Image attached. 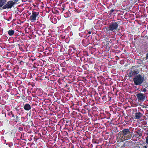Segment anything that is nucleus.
Returning <instances> with one entry per match:
<instances>
[{
    "label": "nucleus",
    "instance_id": "1",
    "mask_svg": "<svg viewBox=\"0 0 148 148\" xmlns=\"http://www.w3.org/2000/svg\"><path fill=\"white\" fill-rule=\"evenodd\" d=\"M132 132L128 128L124 129L119 133L118 137L120 142H123L125 140L130 139L132 136Z\"/></svg>",
    "mask_w": 148,
    "mask_h": 148
},
{
    "label": "nucleus",
    "instance_id": "2",
    "mask_svg": "<svg viewBox=\"0 0 148 148\" xmlns=\"http://www.w3.org/2000/svg\"><path fill=\"white\" fill-rule=\"evenodd\" d=\"M123 22L121 20L115 22L112 21L110 23L108 27L106 29L107 32H115L117 31L119 26L121 25Z\"/></svg>",
    "mask_w": 148,
    "mask_h": 148
},
{
    "label": "nucleus",
    "instance_id": "3",
    "mask_svg": "<svg viewBox=\"0 0 148 148\" xmlns=\"http://www.w3.org/2000/svg\"><path fill=\"white\" fill-rule=\"evenodd\" d=\"M133 80L135 85L141 86L145 80V78L140 75L138 74L135 77Z\"/></svg>",
    "mask_w": 148,
    "mask_h": 148
},
{
    "label": "nucleus",
    "instance_id": "4",
    "mask_svg": "<svg viewBox=\"0 0 148 148\" xmlns=\"http://www.w3.org/2000/svg\"><path fill=\"white\" fill-rule=\"evenodd\" d=\"M39 12H35L32 11V14L30 17L29 19L32 22H34L38 19L39 17Z\"/></svg>",
    "mask_w": 148,
    "mask_h": 148
},
{
    "label": "nucleus",
    "instance_id": "5",
    "mask_svg": "<svg viewBox=\"0 0 148 148\" xmlns=\"http://www.w3.org/2000/svg\"><path fill=\"white\" fill-rule=\"evenodd\" d=\"M15 3L13 1H8L6 4L3 7V8L4 9H9L12 8L14 5Z\"/></svg>",
    "mask_w": 148,
    "mask_h": 148
},
{
    "label": "nucleus",
    "instance_id": "6",
    "mask_svg": "<svg viewBox=\"0 0 148 148\" xmlns=\"http://www.w3.org/2000/svg\"><path fill=\"white\" fill-rule=\"evenodd\" d=\"M136 96L138 101H143L146 99V96L143 93H139L137 94Z\"/></svg>",
    "mask_w": 148,
    "mask_h": 148
},
{
    "label": "nucleus",
    "instance_id": "7",
    "mask_svg": "<svg viewBox=\"0 0 148 148\" xmlns=\"http://www.w3.org/2000/svg\"><path fill=\"white\" fill-rule=\"evenodd\" d=\"M111 94V93H108V95L107 96L106 95L102 97V101L103 102H106L108 101L111 102V97H110V95Z\"/></svg>",
    "mask_w": 148,
    "mask_h": 148
},
{
    "label": "nucleus",
    "instance_id": "8",
    "mask_svg": "<svg viewBox=\"0 0 148 148\" xmlns=\"http://www.w3.org/2000/svg\"><path fill=\"white\" fill-rule=\"evenodd\" d=\"M139 73V72L136 70H133L131 69L130 72L128 74V77H131L132 76H134L135 75H136Z\"/></svg>",
    "mask_w": 148,
    "mask_h": 148
},
{
    "label": "nucleus",
    "instance_id": "9",
    "mask_svg": "<svg viewBox=\"0 0 148 148\" xmlns=\"http://www.w3.org/2000/svg\"><path fill=\"white\" fill-rule=\"evenodd\" d=\"M23 108L26 111H29L31 109V107L29 104L25 103L24 105Z\"/></svg>",
    "mask_w": 148,
    "mask_h": 148
},
{
    "label": "nucleus",
    "instance_id": "10",
    "mask_svg": "<svg viewBox=\"0 0 148 148\" xmlns=\"http://www.w3.org/2000/svg\"><path fill=\"white\" fill-rule=\"evenodd\" d=\"M142 115L143 114L140 112H138L135 114V118L137 119H140Z\"/></svg>",
    "mask_w": 148,
    "mask_h": 148
},
{
    "label": "nucleus",
    "instance_id": "11",
    "mask_svg": "<svg viewBox=\"0 0 148 148\" xmlns=\"http://www.w3.org/2000/svg\"><path fill=\"white\" fill-rule=\"evenodd\" d=\"M125 145L127 147H131L133 144V142L131 140H128L125 142Z\"/></svg>",
    "mask_w": 148,
    "mask_h": 148
},
{
    "label": "nucleus",
    "instance_id": "12",
    "mask_svg": "<svg viewBox=\"0 0 148 148\" xmlns=\"http://www.w3.org/2000/svg\"><path fill=\"white\" fill-rule=\"evenodd\" d=\"M6 2V0H0V8L3 6Z\"/></svg>",
    "mask_w": 148,
    "mask_h": 148
},
{
    "label": "nucleus",
    "instance_id": "13",
    "mask_svg": "<svg viewBox=\"0 0 148 148\" xmlns=\"http://www.w3.org/2000/svg\"><path fill=\"white\" fill-rule=\"evenodd\" d=\"M135 132L137 134V136L139 138L142 135L141 132L140 130L136 131H135Z\"/></svg>",
    "mask_w": 148,
    "mask_h": 148
},
{
    "label": "nucleus",
    "instance_id": "14",
    "mask_svg": "<svg viewBox=\"0 0 148 148\" xmlns=\"http://www.w3.org/2000/svg\"><path fill=\"white\" fill-rule=\"evenodd\" d=\"M14 33V30L12 29H10L8 31V33L10 36L13 35Z\"/></svg>",
    "mask_w": 148,
    "mask_h": 148
},
{
    "label": "nucleus",
    "instance_id": "15",
    "mask_svg": "<svg viewBox=\"0 0 148 148\" xmlns=\"http://www.w3.org/2000/svg\"><path fill=\"white\" fill-rule=\"evenodd\" d=\"M88 103L89 105L93 106L95 104V103L94 100H89V101L88 102Z\"/></svg>",
    "mask_w": 148,
    "mask_h": 148
},
{
    "label": "nucleus",
    "instance_id": "16",
    "mask_svg": "<svg viewBox=\"0 0 148 148\" xmlns=\"http://www.w3.org/2000/svg\"><path fill=\"white\" fill-rule=\"evenodd\" d=\"M6 56L8 58H10L12 56V53L10 52H7L5 53Z\"/></svg>",
    "mask_w": 148,
    "mask_h": 148
},
{
    "label": "nucleus",
    "instance_id": "17",
    "mask_svg": "<svg viewBox=\"0 0 148 148\" xmlns=\"http://www.w3.org/2000/svg\"><path fill=\"white\" fill-rule=\"evenodd\" d=\"M82 43L83 45L84 46H86L88 45V44L86 43V40L85 39H84L82 41Z\"/></svg>",
    "mask_w": 148,
    "mask_h": 148
},
{
    "label": "nucleus",
    "instance_id": "18",
    "mask_svg": "<svg viewBox=\"0 0 148 148\" xmlns=\"http://www.w3.org/2000/svg\"><path fill=\"white\" fill-rule=\"evenodd\" d=\"M8 115L9 116L11 115L12 116V118H15L14 115L13 114V113L12 111H11V112H10L9 113Z\"/></svg>",
    "mask_w": 148,
    "mask_h": 148
},
{
    "label": "nucleus",
    "instance_id": "19",
    "mask_svg": "<svg viewBox=\"0 0 148 148\" xmlns=\"http://www.w3.org/2000/svg\"><path fill=\"white\" fill-rule=\"evenodd\" d=\"M114 11V9H112L110 11H108V14L110 15L111 14L113 13V12Z\"/></svg>",
    "mask_w": 148,
    "mask_h": 148
},
{
    "label": "nucleus",
    "instance_id": "20",
    "mask_svg": "<svg viewBox=\"0 0 148 148\" xmlns=\"http://www.w3.org/2000/svg\"><path fill=\"white\" fill-rule=\"evenodd\" d=\"M39 26L42 27V29H45L46 27V25L44 24H40L39 25Z\"/></svg>",
    "mask_w": 148,
    "mask_h": 148
},
{
    "label": "nucleus",
    "instance_id": "21",
    "mask_svg": "<svg viewBox=\"0 0 148 148\" xmlns=\"http://www.w3.org/2000/svg\"><path fill=\"white\" fill-rule=\"evenodd\" d=\"M92 59V58H91L89 59L88 61V64H92L93 63V62L91 61V60Z\"/></svg>",
    "mask_w": 148,
    "mask_h": 148
},
{
    "label": "nucleus",
    "instance_id": "22",
    "mask_svg": "<svg viewBox=\"0 0 148 148\" xmlns=\"http://www.w3.org/2000/svg\"><path fill=\"white\" fill-rule=\"evenodd\" d=\"M141 90L142 91L145 92L147 91L146 88H144V87H143L141 88Z\"/></svg>",
    "mask_w": 148,
    "mask_h": 148
},
{
    "label": "nucleus",
    "instance_id": "23",
    "mask_svg": "<svg viewBox=\"0 0 148 148\" xmlns=\"http://www.w3.org/2000/svg\"><path fill=\"white\" fill-rule=\"evenodd\" d=\"M18 131H23V127H19L18 128Z\"/></svg>",
    "mask_w": 148,
    "mask_h": 148
},
{
    "label": "nucleus",
    "instance_id": "24",
    "mask_svg": "<svg viewBox=\"0 0 148 148\" xmlns=\"http://www.w3.org/2000/svg\"><path fill=\"white\" fill-rule=\"evenodd\" d=\"M16 121H18L19 119H18V117L17 116H16Z\"/></svg>",
    "mask_w": 148,
    "mask_h": 148
},
{
    "label": "nucleus",
    "instance_id": "25",
    "mask_svg": "<svg viewBox=\"0 0 148 148\" xmlns=\"http://www.w3.org/2000/svg\"><path fill=\"white\" fill-rule=\"evenodd\" d=\"M146 142L148 144V136L146 137Z\"/></svg>",
    "mask_w": 148,
    "mask_h": 148
},
{
    "label": "nucleus",
    "instance_id": "26",
    "mask_svg": "<svg viewBox=\"0 0 148 148\" xmlns=\"http://www.w3.org/2000/svg\"><path fill=\"white\" fill-rule=\"evenodd\" d=\"M144 87L145 88H147L148 87V86L147 84H145L144 86Z\"/></svg>",
    "mask_w": 148,
    "mask_h": 148
},
{
    "label": "nucleus",
    "instance_id": "27",
    "mask_svg": "<svg viewBox=\"0 0 148 148\" xmlns=\"http://www.w3.org/2000/svg\"><path fill=\"white\" fill-rule=\"evenodd\" d=\"M72 51V49H69V50H68V52L69 53H71Z\"/></svg>",
    "mask_w": 148,
    "mask_h": 148
},
{
    "label": "nucleus",
    "instance_id": "28",
    "mask_svg": "<svg viewBox=\"0 0 148 148\" xmlns=\"http://www.w3.org/2000/svg\"><path fill=\"white\" fill-rule=\"evenodd\" d=\"M125 144H126L125 143V142L124 143V144L123 145L122 147H125L127 146L126 145H125Z\"/></svg>",
    "mask_w": 148,
    "mask_h": 148
},
{
    "label": "nucleus",
    "instance_id": "29",
    "mask_svg": "<svg viewBox=\"0 0 148 148\" xmlns=\"http://www.w3.org/2000/svg\"><path fill=\"white\" fill-rule=\"evenodd\" d=\"M65 7V5L64 4H63L62 5V7H63V10H64V7Z\"/></svg>",
    "mask_w": 148,
    "mask_h": 148
},
{
    "label": "nucleus",
    "instance_id": "30",
    "mask_svg": "<svg viewBox=\"0 0 148 148\" xmlns=\"http://www.w3.org/2000/svg\"><path fill=\"white\" fill-rule=\"evenodd\" d=\"M146 58L147 59H148V53L146 54Z\"/></svg>",
    "mask_w": 148,
    "mask_h": 148
},
{
    "label": "nucleus",
    "instance_id": "31",
    "mask_svg": "<svg viewBox=\"0 0 148 148\" xmlns=\"http://www.w3.org/2000/svg\"><path fill=\"white\" fill-rule=\"evenodd\" d=\"M75 91L76 92H78V90L77 89H76L75 90Z\"/></svg>",
    "mask_w": 148,
    "mask_h": 148
},
{
    "label": "nucleus",
    "instance_id": "32",
    "mask_svg": "<svg viewBox=\"0 0 148 148\" xmlns=\"http://www.w3.org/2000/svg\"><path fill=\"white\" fill-rule=\"evenodd\" d=\"M22 62H23V61H20V62H19V63H20V64H21Z\"/></svg>",
    "mask_w": 148,
    "mask_h": 148
},
{
    "label": "nucleus",
    "instance_id": "33",
    "mask_svg": "<svg viewBox=\"0 0 148 148\" xmlns=\"http://www.w3.org/2000/svg\"><path fill=\"white\" fill-rule=\"evenodd\" d=\"M88 33L89 34H91V32L90 31H89L88 32Z\"/></svg>",
    "mask_w": 148,
    "mask_h": 148
},
{
    "label": "nucleus",
    "instance_id": "34",
    "mask_svg": "<svg viewBox=\"0 0 148 148\" xmlns=\"http://www.w3.org/2000/svg\"><path fill=\"white\" fill-rule=\"evenodd\" d=\"M18 0H13L14 1H17Z\"/></svg>",
    "mask_w": 148,
    "mask_h": 148
},
{
    "label": "nucleus",
    "instance_id": "35",
    "mask_svg": "<svg viewBox=\"0 0 148 148\" xmlns=\"http://www.w3.org/2000/svg\"><path fill=\"white\" fill-rule=\"evenodd\" d=\"M15 109L17 111H18V109L17 108H15Z\"/></svg>",
    "mask_w": 148,
    "mask_h": 148
},
{
    "label": "nucleus",
    "instance_id": "36",
    "mask_svg": "<svg viewBox=\"0 0 148 148\" xmlns=\"http://www.w3.org/2000/svg\"><path fill=\"white\" fill-rule=\"evenodd\" d=\"M66 123H68V122H67V120H66Z\"/></svg>",
    "mask_w": 148,
    "mask_h": 148
},
{
    "label": "nucleus",
    "instance_id": "37",
    "mask_svg": "<svg viewBox=\"0 0 148 148\" xmlns=\"http://www.w3.org/2000/svg\"><path fill=\"white\" fill-rule=\"evenodd\" d=\"M86 109H87V110H88V108H86Z\"/></svg>",
    "mask_w": 148,
    "mask_h": 148
},
{
    "label": "nucleus",
    "instance_id": "38",
    "mask_svg": "<svg viewBox=\"0 0 148 148\" xmlns=\"http://www.w3.org/2000/svg\"><path fill=\"white\" fill-rule=\"evenodd\" d=\"M145 148H147V146H145Z\"/></svg>",
    "mask_w": 148,
    "mask_h": 148
},
{
    "label": "nucleus",
    "instance_id": "39",
    "mask_svg": "<svg viewBox=\"0 0 148 148\" xmlns=\"http://www.w3.org/2000/svg\"><path fill=\"white\" fill-rule=\"evenodd\" d=\"M80 88H82V86H81V87H80Z\"/></svg>",
    "mask_w": 148,
    "mask_h": 148
},
{
    "label": "nucleus",
    "instance_id": "40",
    "mask_svg": "<svg viewBox=\"0 0 148 148\" xmlns=\"http://www.w3.org/2000/svg\"><path fill=\"white\" fill-rule=\"evenodd\" d=\"M65 120H63V121H64Z\"/></svg>",
    "mask_w": 148,
    "mask_h": 148
}]
</instances>
